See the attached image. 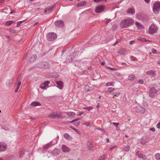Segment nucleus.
I'll use <instances>...</instances> for the list:
<instances>
[{
	"mask_svg": "<svg viewBox=\"0 0 160 160\" xmlns=\"http://www.w3.org/2000/svg\"><path fill=\"white\" fill-rule=\"evenodd\" d=\"M158 28L157 26L155 24H152L148 28V33L149 34L152 35L157 32Z\"/></svg>",
	"mask_w": 160,
	"mask_h": 160,
	"instance_id": "nucleus-1",
	"label": "nucleus"
},
{
	"mask_svg": "<svg viewBox=\"0 0 160 160\" xmlns=\"http://www.w3.org/2000/svg\"><path fill=\"white\" fill-rule=\"evenodd\" d=\"M57 38L56 34L54 32H50L47 34V38L50 41H52L55 40Z\"/></svg>",
	"mask_w": 160,
	"mask_h": 160,
	"instance_id": "nucleus-2",
	"label": "nucleus"
},
{
	"mask_svg": "<svg viewBox=\"0 0 160 160\" xmlns=\"http://www.w3.org/2000/svg\"><path fill=\"white\" fill-rule=\"evenodd\" d=\"M160 10V2H156L153 4V11L156 14H158Z\"/></svg>",
	"mask_w": 160,
	"mask_h": 160,
	"instance_id": "nucleus-3",
	"label": "nucleus"
},
{
	"mask_svg": "<svg viewBox=\"0 0 160 160\" xmlns=\"http://www.w3.org/2000/svg\"><path fill=\"white\" fill-rule=\"evenodd\" d=\"M39 67L41 68L48 69L50 68V65L48 62H42L39 63Z\"/></svg>",
	"mask_w": 160,
	"mask_h": 160,
	"instance_id": "nucleus-4",
	"label": "nucleus"
},
{
	"mask_svg": "<svg viewBox=\"0 0 160 160\" xmlns=\"http://www.w3.org/2000/svg\"><path fill=\"white\" fill-rule=\"evenodd\" d=\"M105 8L103 5H99L96 7L95 8V11L97 13H100L102 12Z\"/></svg>",
	"mask_w": 160,
	"mask_h": 160,
	"instance_id": "nucleus-5",
	"label": "nucleus"
},
{
	"mask_svg": "<svg viewBox=\"0 0 160 160\" xmlns=\"http://www.w3.org/2000/svg\"><path fill=\"white\" fill-rule=\"evenodd\" d=\"M55 25L57 28H62L63 26L64 23L63 21H56L54 22Z\"/></svg>",
	"mask_w": 160,
	"mask_h": 160,
	"instance_id": "nucleus-6",
	"label": "nucleus"
},
{
	"mask_svg": "<svg viewBox=\"0 0 160 160\" xmlns=\"http://www.w3.org/2000/svg\"><path fill=\"white\" fill-rule=\"evenodd\" d=\"M136 111L141 113H143L145 112V109L141 106H138L135 108Z\"/></svg>",
	"mask_w": 160,
	"mask_h": 160,
	"instance_id": "nucleus-7",
	"label": "nucleus"
},
{
	"mask_svg": "<svg viewBox=\"0 0 160 160\" xmlns=\"http://www.w3.org/2000/svg\"><path fill=\"white\" fill-rule=\"evenodd\" d=\"M149 96L150 97H153L157 93L158 91L154 88H151L149 90Z\"/></svg>",
	"mask_w": 160,
	"mask_h": 160,
	"instance_id": "nucleus-8",
	"label": "nucleus"
},
{
	"mask_svg": "<svg viewBox=\"0 0 160 160\" xmlns=\"http://www.w3.org/2000/svg\"><path fill=\"white\" fill-rule=\"evenodd\" d=\"M7 149L6 145L5 144L0 142V152H3Z\"/></svg>",
	"mask_w": 160,
	"mask_h": 160,
	"instance_id": "nucleus-9",
	"label": "nucleus"
},
{
	"mask_svg": "<svg viewBox=\"0 0 160 160\" xmlns=\"http://www.w3.org/2000/svg\"><path fill=\"white\" fill-rule=\"evenodd\" d=\"M49 83L50 82L48 81H45L40 84V87L41 88L44 89L48 86Z\"/></svg>",
	"mask_w": 160,
	"mask_h": 160,
	"instance_id": "nucleus-10",
	"label": "nucleus"
},
{
	"mask_svg": "<svg viewBox=\"0 0 160 160\" xmlns=\"http://www.w3.org/2000/svg\"><path fill=\"white\" fill-rule=\"evenodd\" d=\"M135 24L138 30H141V31L143 32V30L144 29V26L143 25L137 22H135Z\"/></svg>",
	"mask_w": 160,
	"mask_h": 160,
	"instance_id": "nucleus-11",
	"label": "nucleus"
},
{
	"mask_svg": "<svg viewBox=\"0 0 160 160\" xmlns=\"http://www.w3.org/2000/svg\"><path fill=\"white\" fill-rule=\"evenodd\" d=\"M122 21L120 23V26L122 28H125L129 26L127 21Z\"/></svg>",
	"mask_w": 160,
	"mask_h": 160,
	"instance_id": "nucleus-12",
	"label": "nucleus"
},
{
	"mask_svg": "<svg viewBox=\"0 0 160 160\" xmlns=\"http://www.w3.org/2000/svg\"><path fill=\"white\" fill-rule=\"evenodd\" d=\"M62 150L64 152H68L70 151V149L65 145L62 146Z\"/></svg>",
	"mask_w": 160,
	"mask_h": 160,
	"instance_id": "nucleus-13",
	"label": "nucleus"
},
{
	"mask_svg": "<svg viewBox=\"0 0 160 160\" xmlns=\"http://www.w3.org/2000/svg\"><path fill=\"white\" fill-rule=\"evenodd\" d=\"M52 155L53 156H56L60 154V150L59 149L55 148L52 152Z\"/></svg>",
	"mask_w": 160,
	"mask_h": 160,
	"instance_id": "nucleus-14",
	"label": "nucleus"
},
{
	"mask_svg": "<svg viewBox=\"0 0 160 160\" xmlns=\"http://www.w3.org/2000/svg\"><path fill=\"white\" fill-rule=\"evenodd\" d=\"M77 52H74L72 53L71 54L70 56V59H68V61H72L75 58Z\"/></svg>",
	"mask_w": 160,
	"mask_h": 160,
	"instance_id": "nucleus-15",
	"label": "nucleus"
},
{
	"mask_svg": "<svg viewBox=\"0 0 160 160\" xmlns=\"http://www.w3.org/2000/svg\"><path fill=\"white\" fill-rule=\"evenodd\" d=\"M52 11V7L47 8L44 10V12L46 14L51 13Z\"/></svg>",
	"mask_w": 160,
	"mask_h": 160,
	"instance_id": "nucleus-16",
	"label": "nucleus"
},
{
	"mask_svg": "<svg viewBox=\"0 0 160 160\" xmlns=\"http://www.w3.org/2000/svg\"><path fill=\"white\" fill-rule=\"evenodd\" d=\"M56 84L57 85L58 87L60 89H62L63 88V83L61 81H58L56 82Z\"/></svg>",
	"mask_w": 160,
	"mask_h": 160,
	"instance_id": "nucleus-17",
	"label": "nucleus"
},
{
	"mask_svg": "<svg viewBox=\"0 0 160 160\" xmlns=\"http://www.w3.org/2000/svg\"><path fill=\"white\" fill-rule=\"evenodd\" d=\"M41 104L38 102L34 101L32 102L31 104V105L34 107L37 106H41Z\"/></svg>",
	"mask_w": 160,
	"mask_h": 160,
	"instance_id": "nucleus-18",
	"label": "nucleus"
},
{
	"mask_svg": "<svg viewBox=\"0 0 160 160\" xmlns=\"http://www.w3.org/2000/svg\"><path fill=\"white\" fill-rule=\"evenodd\" d=\"M84 89L86 91H91L93 90V88L87 85L84 86Z\"/></svg>",
	"mask_w": 160,
	"mask_h": 160,
	"instance_id": "nucleus-19",
	"label": "nucleus"
},
{
	"mask_svg": "<svg viewBox=\"0 0 160 160\" xmlns=\"http://www.w3.org/2000/svg\"><path fill=\"white\" fill-rule=\"evenodd\" d=\"M52 142H49V143L47 144L46 145H44L43 146V148L44 150H46L49 147L52 146Z\"/></svg>",
	"mask_w": 160,
	"mask_h": 160,
	"instance_id": "nucleus-20",
	"label": "nucleus"
},
{
	"mask_svg": "<svg viewBox=\"0 0 160 160\" xmlns=\"http://www.w3.org/2000/svg\"><path fill=\"white\" fill-rule=\"evenodd\" d=\"M86 3V2L85 1H81L79 2L77 5V7H82L85 6Z\"/></svg>",
	"mask_w": 160,
	"mask_h": 160,
	"instance_id": "nucleus-21",
	"label": "nucleus"
},
{
	"mask_svg": "<svg viewBox=\"0 0 160 160\" xmlns=\"http://www.w3.org/2000/svg\"><path fill=\"white\" fill-rule=\"evenodd\" d=\"M146 73L148 75H154L155 74V72L153 70H150L147 71Z\"/></svg>",
	"mask_w": 160,
	"mask_h": 160,
	"instance_id": "nucleus-22",
	"label": "nucleus"
},
{
	"mask_svg": "<svg viewBox=\"0 0 160 160\" xmlns=\"http://www.w3.org/2000/svg\"><path fill=\"white\" fill-rule=\"evenodd\" d=\"M67 114L69 117L71 118L74 117L75 115V114L73 112H68Z\"/></svg>",
	"mask_w": 160,
	"mask_h": 160,
	"instance_id": "nucleus-23",
	"label": "nucleus"
},
{
	"mask_svg": "<svg viewBox=\"0 0 160 160\" xmlns=\"http://www.w3.org/2000/svg\"><path fill=\"white\" fill-rule=\"evenodd\" d=\"M138 157L140 158H142L143 159H145L146 158V156L142 153H140L138 155Z\"/></svg>",
	"mask_w": 160,
	"mask_h": 160,
	"instance_id": "nucleus-24",
	"label": "nucleus"
},
{
	"mask_svg": "<svg viewBox=\"0 0 160 160\" xmlns=\"http://www.w3.org/2000/svg\"><path fill=\"white\" fill-rule=\"evenodd\" d=\"M87 145L89 150H90L93 147V145L90 142H87Z\"/></svg>",
	"mask_w": 160,
	"mask_h": 160,
	"instance_id": "nucleus-25",
	"label": "nucleus"
},
{
	"mask_svg": "<svg viewBox=\"0 0 160 160\" xmlns=\"http://www.w3.org/2000/svg\"><path fill=\"white\" fill-rule=\"evenodd\" d=\"M12 81L11 80H8L6 83V85L8 87H10L12 84Z\"/></svg>",
	"mask_w": 160,
	"mask_h": 160,
	"instance_id": "nucleus-26",
	"label": "nucleus"
},
{
	"mask_svg": "<svg viewBox=\"0 0 160 160\" xmlns=\"http://www.w3.org/2000/svg\"><path fill=\"white\" fill-rule=\"evenodd\" d=\"M115 82H107L106 84V86H113Z\"/></svg>",
	"mask_w": 160,
	"mask_h": 160,
	"instance_id": "nucleus-27",
	"label": "nucleus"
},
{
	"mask_svg": "<svg viewBox=\"0 0 160 160\" xmlns=\"http://www.w3.org/2000/svg\"><path fill=\"white\" fill-rule=\"evenodd\" d=\"M122 150L124 151L127 152L130 149V147L129 145H128L126 147L122 148Z\"/></svg>",
	"mask_w": 160,
	"mask_h": 160,
	"instance_id": "nucleus-28",
	"label": "nucleus"
},
{
	"mask_svg": "<svg viewBox=\"0 0 160 160\" xmlns=\"http://www.w3.org/2000/svg\"><path fill=\"white\" fill-rule=\"evenodd\" d=\"M115 90V89L112 88H109L107 91V93H110Z\"/></svg>",
	"mask_w": 160,
	"mask_h": 160,
	"instance_id": "nucleus-29",
	"label": "nucleus"
},
{
	"mask_svg": "<svg viewBox=\"0 0 160 160\" xmlns=\"http://www.w3.org/2000/svg\"><path fill=\"white\" fill-rule=\"evenodd\" d=\"M106 155L104 154L98 160H105L106 159Z\"/></svg>",
	"mask_w": 160,
	"mask_h": 160,
	"instance_id": "nucleus-30",
	"label": "nucleus"
},
{
	"mask_svg": "<svg viewBox=\"0 0 160 160\" xmlns=\"http://www.w3.org/2000/svg\"><path fill=\"white\" fill-rule=\"evenodd\" d=\"M112 95L113 96V98L114 97V96L118 97L119 96L120 93H119L118 92H113L112 93Z\"/></svg>",
	"mask_w": 160,
	"mask_h": 160,
	"instance_id": "nucleus-31",
	"label": "nucleus"
},
{
	"mask_svg": "<svg viewBox=\"0 0 160 160\" xmlns=\"http://www.w3.org/2000/svg\"><path fill=\"white\" fill-rule=\"evenodd\" d=\"M13 23L12 21H8L5 23V25L6 26H9Z\"/></svg>",
	"mask_w": 160,
	"mask_h": 160,
	"instance_id": "nucleus-32",
	"label": "nucleus"
},
{
	"mask_svg": "<svg viewBox=\"0 0 160 160\" xmlns=\"http://www.w3.org/2000/svg\"><path fill=\"white\" fill-rule=\"evenodd\" d=\"M156 159L157 160H160V154L157 153L155 155Z\"/></svg>",
	"mask_w": 160,
	"mask_h": 160,
	"instance_id": "nucleus-33",
	"label": "nucleus"
},
{
	"mask_svg": "<svg viewBox=\"0 0 160 160\" xmlns=\"http://www.w3.org/2000/svg\"><path fill=\"white\" fill-rule=\"evenodd\" d=\"M24 152L23 150H21L19 152V157L20 158H21L24 155Z\"/></svg>",
	"mask_w": 160,
	"mask_h": 160,
	"instance_id": "nucleus-34",
	"label": "nucleus"
},
{
	"mask_svg": "<svg viewBox=\"0 0 160 160\" xmlns=\"http://www.w3.org/2000/svg\"><path fill=\"white\" fill-rule=\"evenodd\" d=\"M37 55L36 54H34L31 57V61H33L36 58Z\"/></svg>",
	"mask_w": 160,
	"mask_h": 160,
	"instance_id": "nucleus-35",
	"label": "nucleus"
},
{
	"mask_svg": "<svg viewBox=\"0 0 160 160\" xmlns=\"http://www.w3.org/2000/svg\"><path fill=\"white\" fill-rule=\"evenodd\" d=\"M83 109H87L88 111H89L91 110H92L93 109V108L92 107H88L84 108Z\"/></svg>",
	"mask_w": 160,
	"mask_h": 160,
	"instance_id": "nucleus-36",
	"label": "nucleus"
},
{
	"mask_svg": "<svg viewBox=\"0 0 160 160\" xmlns=\"http://www.w3.org/2000/svg\"><path fill=\"white\" fill-rule=\"evenodd\" d=\"M64 137L66 139H68L69 135L67 133H65L63 135Z\"/></svg>",
	"mask_w": 160,
	"mask_h": 160,
	"instance_id": "nucleus-37",
	"label": "nucleus"
},
{
	"mask_svg": "<svg viewBox=\"0 0 160 160\" xmlns=\"http://www.w3.org/2000/svg\"><path fill=\"white\" fill-rule=\"evenodd\" d=\"M80 118H77L74 119L72 120V121H70V123H72L74 122L78 121L80 120Z\"/></svg>",
	"mask_w": 160,
	"mask_h": 160,
	"instance_id": "nucleus-38",
	"label": "nucleus"
},
{
	"mask_svg": "<svg viewBox=\"0 0 160 160\" xmlns=\"http://www.w3.org/2000/svg\"><path fill=\"white\" fill-rule=\"evenodd\" d=\"M136 77L134 75H131V81L136 79Z\"/></svg>",
	"mask_w": 160,
	"mask_h": 160,
	"instance_id": "nucleus-39",
	"label": "nucleus"
},
{
	"mask_svg": "<svg viewBox=\"0 0 160 160\" xmlns=\"http://www.w3.org/2000/svg\"><path fill=\"white\" fill-rule=\"evenodd\" d=\"M117 147V146L116 145L112 146V147H110L109 149L110 151L112 150L113 149L116 148Z\"/></svg>",
	"mask_w": 160,
	"mask_h": 160,
	"instance_id": "nucleus-40",
	"label": "nucleus"
},
{
	"mask_svg": "<svg viewBox=\"0 0 160 160\" xmlns=\"http://www.w3.org/2000/svg\"><path fill=\"white\" fill-rule=\"evenodd\" d=\"M70 128H72L73 130H74L76 132L78 133V130L75 128H73L72 126H70Z\"/></svg>",
	"mask_w": 160,
	"mask_h": 160,
	"instance_id": "nucleus-41",
	"label": "nucleus"
},
{
	"mask_svg": "<svg viewBox=\"0 0 160 160\" xmlns=\"http://www.w3.org/2000/svg\"><path fill=\"white\" fill-rule=\"evenodd\" d=\"M135 13V10L133 8H131V13L134 14Z\"/></svg>",
	"mask_w": 160,
	"mask_h": 160,
	"instance_id": "nucleus-42",
	"label": "nucleus"
},
{
	"mask_svg": "<svg viewBox=\"0 0 160 160\" xmlns=\"http://www.w3.org/2000/svg\"><path fill=\"white\" fill-rule=\"evenodd\" d=\"M119 52L121 54H123L125 53V51L124 50H119Z\"/></svg>",
	"mask_w": 160,
	"mask_h": 160,
	"instance_id": "nucleus-43",
	"label": "nucleus"
},
{
	"mask_svg": "<svg viewBox=\"0 0 160 160\" xmlns=\"http://www.w3.org/2000/svg\"><path fill=\"white\" fill-rule=\"evenodd\" d=\"M138 82L140 84H142L144 82L142 79H140L138 80Z\"/></svg>",
	"mask_w": 160,
	"mask_h": 160,
	"instance_id": "nucleus-44",
	"label": "nucleus"
},
{
	"mask_svg": "<svg viewBox=\"0 0 160 160\" xmlns=\"http://www.w3.org/2000/svg\"><path fill=\"white\" fill-rule=\"evenodd\" d=\"M157 51L154 48H153L152 49V52L154 54H156L157 53Z\"/></svg>",
	"mask_w": 160,
	"mask_h": 160,
	"instance_id": "nucleus-45",
	"label": "nucleus"
},
{
	"mask_svg": "<svg viewBox=\"0 0 160 160\" xmlns=\"http://www.w3.org/2000/svg\"><path fill=\"white\" fill-rule=\"evenodd\" d=\"M55 118L56 117L60 118H61L62 115H61V114H56V115H55Z\"/></svg>",
	"mask_w": 160,
	"mask_h": 160,
	"instance_id": "nucleus-46",
	"label": "nucleus"
},
{
	"mask_svg": "<svg viewBox=\"0 0 160 160\" xmlns=\"http://www.w3.org/2000/svg\"><path fill=\"white\" fill-rule=\"evenodd\" d=\"M55 115H54L53 114H51L49 115V116L50 118H55Z\"/></svg>",
	"mask_w": 160,
	"mask_h": 160,
	"instance_id": "nucleus-47",
	"label": "nucleus"
},
{
	"mask_svg": "<svg viewBox=\"0 0 160 160\" xmlns=\"http://www.w3.org/2000/svg\"><path fill=\"white\" fill-rule=\"evenodd\" d=\"M117 28V26L116 25L113 26L112 28V30L113 31L115 30Z\"/></svg>",
	"mask_w": 160,
	"mask_h": 160,
	"instance_id": "nucleus-48",
	"label": "nucleus"
},
{
	"mask_svg": "<svg viewBox=\"0 0 160 160\" xmlns=\"http://www.w3.org/2000/svg\"><path fill=\"white\" fill-rule=\"evenodd\" d=\"M108 68L109 69L111 70H117V69L116 68H111V67H108Z\"/></svg>",
	"mask_w": 160,
	"mask_h": 160,
	"instance_id": "nucleus-49",
	"label": "nucleus"
},
{
	"mask_svg": "<svg viewBox=\"0 0 160 160\" xmlns=\"http://www.w3.org/2000/svg\"><path fill=\"white\" fill-rule=\"evenodd\" d=\"M141 40L142 42H147V40L145 38H142L140 39Z\"/></svg>",
	"mask_w": 160,
	"mask_h": 160,
	"instance_id": "nucleus-50",
	"label": "nucleus"
},
{
	"mask_svg": "<svg viewBox=\"0 0 160 160\" xmlns=\"http://www.w3.org/2000/svg\"><path fill=\"white\" fill-rule=\"evenodd\" d=\"M83 125H86L87 126H90V122H85L83 124Z\"/></svg>",
	"mask_w": 160,
	"mask_h": 160,
	"instance_id": "nucleus-51",
	"label": "nucleus"
},
{
	"mask_svg": "<svg viewBox=\"0 0 160 160\" xmlns=\"http://www.w3.org/2000/svg\"><path fill=\"white\" fill-rule=\"evenodd\" d=\"M80 123V122H78L74 123H73V124L75 126H78L79 125Z\"/></svg>",
	"mask_w": 160,
	"mask_h": 160,
	"instance_id": "nucleus-52",
	"label": "nucleus"
},
{
	"mask_svg": "<svg viewBox=\"0 0 160 160\" xmlns=\"http://www.w3.org/2000/svg\"><path fill=\"white\" fill-rule=\"evenodd\" d=\"M112 124L116 126L117 127H118L119 125V123H116V122H112Z\"/></svg>",
	"mask_w": 160,
	"mask_h": 160,
	"instance_id": "nucleus-53",
	"label": "nucleus"
},
{
	"mask_svg": "<svg viewBox=\"0 0 160 160\" xmlns=\"http://www.w3.org/2000/svg\"><path fill=\"white\" fill-rule=\"evenodd\" d=\"M140 143L142 145H145L146 143V142L145 141L142 140L141 141Z\"/></svg>",
	"mask_w": 160,
	"mask_h": 160,
	"instance_id": "nucleus-54",
	"label": "nucleus"
},
{
	"mask_svg": "<svg viewBox=\"0 0 160 160\" xmlns=\"http://www.w3.org/2000/svg\"><path fill=\"white\" fill-rule=\"evenodd\" d=\"M68 59H70V56L69 55L68 56L67 58V59H66V60H67V61L68 62H71V61H68Z\"/></svg>",
	"mask_w": 160,
	"mask_h": 160,
	"instance_id": "nucleus-55",
	"label": "nucleus"
},
{
	"mask_svg": "<svg viewBox=\"0 0 160 160\" xmlns=\"http://www.w3.org/2000/svg\"><path fill=\"white\" fill-rule=\"evenodd\" d=\"M24 21H20L19 22H17V26H18L19 24H20L22 23Z\"/></svg>",
	"mask_w": 160,
	"mask_h": 160,
	"instance_id": "nucleus-56",
	"label": "nucleus"
},
{
	"mask_svg": "<svg viewBox=\"0 0 160 160\" xmlns=\"http://www.w3.org/2000/svg\"><path fill=\"white\" fill-rule=\"evenodd\" d=\"M150 130L153 132H154L155 131V129L154 128H151Z\"/></svg>",
	"mask_w": 160,
	"mask_h": 160,
	"instance_id": "nucleus-57",
	"label": "nucleus"
},
{
	"mask_svg": "<svg viewBox=\"0 0 160 160\" xmlns=\"http://www.w3.org/2000/svg\"><path fill=\"white\" fill-rule=\"evenodd\" d=\"M157 127L159 129L160 128V123H158L157 125Z\"/></svg>",
	"mask_w": 160,
	"mask_h": 160,
	"instance_id": "nucleus-58",
	"label": "nucleus"
},
{
	"mask_svg": "<svg viewBox=\"0 0 160 160\" xmlns=\"http://www.w3.org/2000/svg\"><path fill=\"white\" fill-rule=\"evenodd\" d=\"M98 130H100L102 132H104V130L103 129H101V128H98V129H97Z\"/></svg>",
	"mask_w": 160,
	"mask_h": 160,
	"instance_id": "nucleus-59",
	"label": "nucleus"
},
{
	"mask_svg": "<svg viewBox=\"0 0 160 160\" xmlns=\"http://www.w3.org/2000/svg\"><path fill=\"white\" fill-rule=\"evenodd\" d=\"M21 84V82H19L18 83V86L17 87H20V86Z\"/></svg>",
	"mask_w": 160,
	"mask_h": 160,
	"instance_id": "nucleus-60",
	"label": "nucleus"
},
{
	"mask_svg": "<svg viewBox=\"0 0 160 160\" xmlns=\"http://www.w3.org/2000/svg\"><path fill=\"white\" fill-rule=\"evenodd\" d=\"M19 87H17V88H16V90H15V92H18L19 88Z\"/></svg>",
	"mask_w": 160,
	"mask_h": 160,
	"instance_id": "nucleus-61",
	"label": "nucleus"
},
{
	"mask_svg": "<svg viewBox=\"0 0 160 160\" xmlns=\"http://www.w3.org/2000/svg\"><path fill=\"white\" fill-rule=\"evenodd\" d=\"M94 1L96 2H100V0H93Z\"/></svg>",
	"mask_w": 160,
	"mask_h": 160,
	"instance_id": "nucleus-62",
	"label": "nucleus"
},
{
	"mask_svg": "<svg viewBox=\"0 0 160 160\" xmlns=\"http://www.w3.org/2000/svg\"><path fill=\"white\" fill-rule=\"evenodd\" d=\"M139 151H138L136 153V154L137 156L138 157V155H139Z\"/></svg>",
	"mask_w": 160,
	"mask_h": 160,
	"instance_id": "nucleus-63",
	"label": "nucleus"
},
{
	"mask_svg": "<svg viewBox=\"0 0 160 160\" xmlns=\"http://www.w3.org/2000/svg\"><path fill=\"white\" fill-rule=\"evenodd\" d=\"M157 64L158 65H160V59L157 62Z\"/></svg>",
	"mask_w": 160,
	"mask_h": 160,
	"instance_id": "nucleus-64",
	"label": "nucleus"
}]
</instances>
